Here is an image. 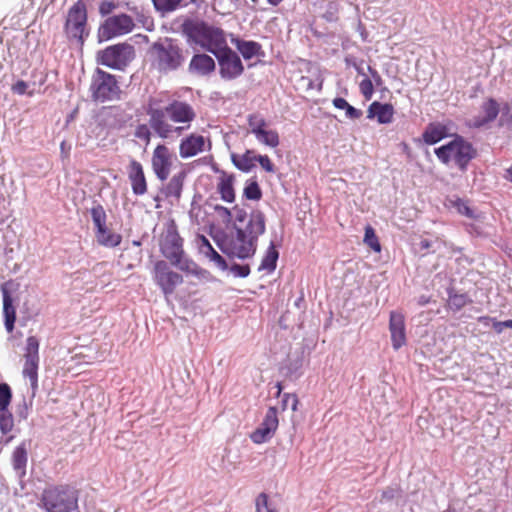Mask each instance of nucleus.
I'll list each match as a JSON object with an SVG mask.
<instances>
[{
	"label": "nucleus",
	"mask_w": 512,
	"mask_h": 512,
	"mask_svg": "<svg viewBox=\"0 0 512 512\" xmlns=\"http://www.w3.org/2000/svg\"><path fill=\"white\" fill-rule=\"evenodd\" d=\"M232 218L234 217L236 222L243 223L247 218V213L244 208L239 205H235L232 209Z\"/></svg>",
	"instance_id": "obj_52"
},
{
	"label": "nucleus",
	"mask_w": 512,
	"mask_h": 512,
	"mask_svg": "<svg viewBox=\"0 0 512 512\" xmlns=\"http://www.w3.org/2000/svg\"><path fill=\"white\" fill-rule=\"evenodd\" d=\"M14 428V418L9 409L0 410V431L3 435L12 432Z\"/></svg>",
	"instance_id": "obj_36"
},
{
	"label": "nucleus",
	"mask_w": 512,
	"mask_h": 512,
	"mask_svg": "<svg viewBox=\"0 0 512 512\" xmlns=\"http://www.w3.org/2000/svg\"><path fill=\"white\" fill-rule=\"evenodd\" d=\"M456 208L458 210V212L462 215H465L469 218H474V212L473 210L469 207L468 203L466 201H463V200H458L456 202Z\"/></svg>",
	"instance_id": "obj_51"
},
{
	"label": "nucleus",
	"mask_w": 512,
	"mask_h": 512,
	"mask_svg": "<svg viewBox=\"0 0 512 512\" xmlns=\"http://www.w3.org/2000/svg\"><path fill=\"white\" fill-rule=\"evenodd\" d=\"M367 70H368V73L371 76L370 79L373 81V83H375L376 86L382 85L383 80H382V77L379 74V72L375 68H373L372 66H368Z\"/></svg>",
	"instance_id": "obj_56"
},
{
	"label": "nucleus",
	"mask_w": 512,
	"mask_h": 512,
	"mask_svg": "<svg viewBox=\"0 0 512 512\" xmlns=\"http://www.w3.org/2000/svg\"><path fill=\"white\" fill-rule=\"evenodd\" d=\"M197 242L199 246V250L202 254L208 251V248H212L213 246L209 242V240L204 235L197 236Z\"/></svg>",
	"instance_id": "obj_55"
},
{
	"label": "nucleus",
	"mask_w": 512,
	"mask_h": 512,
	"mask_svg": "<svg viewBox=\"0 0 512 512\" xmlns=\"http://www.w3.org/2000/svg\"><path fill=\"white\" fill-rule=\"evenodd\" d=\"M481 111L483 115L475 116L469 121L470 127L481 128L493 122L500 112V106L495 99L488 98L485 102H483Z\"/></svg>",
	"instance_id": "obj_21"
},
{
	"label": "nucleus",
	"mask_w": 512,
	"mask_h": 512,
	"mask_svg": "<svg viewBox=\"0 0 512 512\" xmlns=\"http://www.w3.org/2000/svg\"><path fill=\"white\" fill-rule=\"evenodd\" d=\"M254 136L261 144L271 148H276L280 143L279 134L274 129L267 128L265 130L259 131Z\"/></svg>",
	"instance_id": "obj_33"
},
{
	"label": "nucleus",
	"mask_w": 512,
	"mask_h": 512,
	"mask_svg": "<svg viewBox=\"0 0 512 512\" xmlns=\"http://www.w3.org/2000/svg\"><path fill=\"white\" fill-rule=\"evenodd\" d=\"M389 332L394 350H399L406 345L405 317L401 312L391 311L389 317Z\"/></svg>",
	"instance_id": "obj_19"
},
{
	"label": "nucleus",
	"mask_w": 512,
	"mask_h": 512,
	"mask_svg": "<svg viewBox=\"0 0 512 512\" xmlns=\"http://www.w3.org/2000/svg\"><path fill=\"white\" fill-rule=\"evenodd\" d=\"M431 246H432V243H431V241H429L428 239H422V240L419 242V248H420V250H428Z\"/></svg>",
	"instance_id": "obj_60"
},
{
	"label": "nucleus",
	"mask_w": 512,
	"mask_h": 512,
	"mask_svg": "<svg viewBox=\"0 0 512 512\" xmlns=\"http://www.w3.org/2000/svg\"><path fill=\"white\" fill-rule=\"evenodd\" d=\"M234 182V175L228 174L225 171H222L218 178L216 190L220 195V198L227 203H233L235 201L236 193L234 189Z\"/></svg>",
	"instance_id": "obj_24"
},
{
	"label": "nucleus",
	"mask_w": 512,
	"mask_h": 512,
	"mask_svg": "<svg viewBox=\"0 0 512 512\" xmlns=\"http://www.w3.org/2000/svg\"><path fill=\"white\" fill-rule=\"evenodd\" d=\"M134 28L133 18L126 13H120L104 20L98 29V37L100 41H107L129 34Z\"/></svg>",
	"instance_id": "obj_10"
},
{
	"label": "nucleus",
	"mask_w": 512,
	"mask_h": 512,
	"mask_svg": "<svg viewBox=\"0 0 512 512\" xmlns=\"http://www.w3.org/2000/svg\"><path fill=\"white\" fill-rule=\"evenodd\" d=\"M346 112V117L349 119H359L362 116V111L359 109H356L352 105L348 104L346 108L344 109Z\"/></svg>",
	"instance_id": "obj_54"
},
{
	"label": "nucleus",
	"mask_w": 512,
	"mask_h": 512,
	"mask_svg": "<svg viewBox=\"0 0 512 512\" xmlns=\"http://www.w3.org/2000/svg\"><path fill=\"white\" fill-rule=\"evenodd\" d=\"M154 280L166 297L172 295L176 287L183 283L182 275L171 270L162 260L154 265Z\"/></svg>",
	"instance_id": "obj_14"
},
{
	"label": "nucleus",
	"mask_w": 512,
	"mask_h": 512,
	"mask_svg": "<svg viewBox=\"0 0 512 512\" xmlns=\"http://www.w3.org/2000/svg\"><path fill=\"white\" fill-rule=\"evenodd\" d=\"M244 196L248 200H259L262 197V191L256 181H253L245 186Z\"/></svg>",
	"instance_id": "obj_43"
},
{
	"label": "nucleus",
	"mask_w": 512,
	"mask_h": 512,
	"mask_svg": "<svg viewBox=\"0 0 512 512\" xmlns=\"http://www.w3.org/2000/svg\"><path fill=\"white\" fill-rule=\"evenodd\" d=\"M91 217L95 226L97 242L105 247H116L122 241V236L114 233L106 226L107 215L101 204H97L91 208Z\"/></svg>",
	"instance_id": "obj_11"
},
{
	"label": "nucleus",
	"mask_w": 512,
	"mask_h": 512,
	"mask_svg": "<svg viewBox=\"0 0 512 512\" xmlns=\"http://www.w3.org/2000/svg\"><path fill=\"white\" fill-rule=\"evenodd\" d=\"M265 215L260 210L251 213L245 229L235 227L234 232L214 237L219 249L229 258L248 259L257 250L259 236L265 232Z\"/></svg>",
	"instance_id": "obj_1"
},
{
	"label": "nucleus",
	"mask_w": 512,
	"mask_h": 512,
	"mask_svg": "<svg viewBox=\"0 0 512 512\" xmlns=\"http://www.w3.org/2000/svg\"><path fill=\"white\" fill-rule=\"evenodd\" d=\"M64 31L69 40L83 43L87 31V8L82 0L75 2L68 10Z\"/></svg>",
	"instance_id": "obj_7"
},
{
	"label": "nucleus",
	"mask_w": 512,
	"mask_h": 512,
	"mask_svg": "<svg viewBox=\"0 0 512 512\" xmlns=\"http://www.w3.org/2000/svg\"><path fill=\"white\" fill-rule=\"evenodd\" d=\"M135 14L136 20L148 31H152L154 28L153 18L148 14V12L143 9L138 10L136 7L132 9Z\"/></svg>",
	"instance_id": "obj_38"
},
{
	"label": "nucleus",
	"mask_w": 512,
	"mask_h": 512,
	"mask_svg": "<svg viewBox=\"0 0 512 512\" xmlns=\"http://www.w3.org/2000/svg\"><path fill=\"white\" fill-rule=\"evenodd\" d=\"M3 314L5 328L9 333H11L15 326L16 309L13 306V301L10 294L6 290L3 292Z\"/></svg>",
	"instance_id": "obj_28"
},
{
	"label": "nucleus",
	"mask_w": 512,
	"mask_h": 512,
	"mask_svg": "<svg viewBox=\"0 0 512 512\" xmlns=\"http://www.w3.org/2000/svg\"><path fill=\"white\" fill-rule=\"evenodd\" d=\"M359 90H360V93L362 94V96L364 97V99L369 101L374 94L373 81L370 78L365 77L359 83Z\"/></svg>",
	"instance_id": "obj_44"
},
{
	"label": "nucleus",
	"mask_w": 512,
	"mask_h": 512,
	"mask_svg": "<svg viewBox=\"0 0 512 512\" xmlns=\"http://www.w3.org/2000/svg\"><path fill=\"white\" fill-rule=\"evenodd\" d=\"M354 68L356 69L358 74H364L363 69L357 64H354Z\"/></svg>",
	"instance_id": "obj_64"
},
{
	"label": "nucleus",
	"mask_w": 512,
	"mask_h": 512,
	"mask_svg": "<svg viewBox=\"0 0 512 512\" xmlns=\"http://www.w3.org/2000/svg\"><path fill=\"white\" fill-rule=\"evenodd\" d=\"M176 159L175 153L166 144H158L154 148L151 167L158 180L163 182L168 179Z\"/></svg>",
	"instance_id": "obj_12"
},
{
	"label": "nucleus",
	"mask_w": 512,
	"mask_h": 512,
	"mask_svg": "<svg viewBox=\"0 0 512 512\" xmlns=\"http://www.w3.org/2000/svg\"><path fill=\"white\" fill-rule=\"evenodd\" d=\"M90 91L94 101L105 102L117 99L120 88L114 75L97 69L90 86Z\"/></svg>",
	"instance_id": "obj_9"
},
{
	"label": "nucleus",
	"mask_w": 512,
	"mask_h": 512,
	"mask_svg": "<svg viewBox=\"0 0 512 512\" xmlns=\"http://www.w3.org/2000/svg\"><path fill=\"white\" fill-rule=\"evenodd\" d=\"M39 340L35 336H29L26 340L24 376L28 377L32 384L37 383L39 364Z\"/></svg>",
	"instance_id": "obj_17"
},
{
	"label": "nucleus",
	"mask_w": 512,
	"mask_h": 512,
	"mask_svg": "<svg viewBox=\"0 0 512 512\" xmlns=\"http://www.w3.org/2000/svg\"><path fill=\"white\" fill-rule=\"evenodd\" d=\"M506 328V321H493V329L496 333H502L503 329Z\"/></svg>",
	"instance_id": "obj_59"
},
{
	"label": "nucleus",
	"mask_w": 512,
	"mask_h": 512,
	"mask_svg": "<svg viewBox=\"0 0 512 512\" xmlns=\"http://www.w3.org/2000/svg\"><path fill=\"white\" fill-rule=\"evenodd\" d=\"M213 210L217 216V218L223 223V224H230L231 221H232V211L231 209L223 206V205H220V204H216L214 207H213Z\"/></svg>",
	"instance_id": "obj_42"
},
{
	"label": "nucleus",
	"mask_w": 512,
	"mask_h": 512,
	"mask_svg": "<svg viewBox=\"0 0 512 512\" xmlns=\"http://www.w3.org/2000/svg\"><path fill=\"white\" fill-rule=\"evenodd\" d=\"M279 257V253L273 243L268 247L265 256L263 257L261 264L259 266V270H265L267 272H272L275 270L277 265V260Z\"/></svg>",
	"instance_id": "obj_32"
},
{
	"label": "nucleus",
	"mask_w": 512,
	"mask_h": 512,
	"mask_svg": "<svg viewBox=\"0 0 512 512\" xmlns=\"http://www.w3.org/2000/svg\"><path fill=\"white\" fill-rule=\"evenodd\" d=\"M230 271L235 277L245 278L250 274V267L247 264H233L230 267Z\"/></svg>",
	"instance_id": "obj_47"
},
{
	"label": "nucleus",
	"mask_w": 512,
	"mask_h": 512,
	"mask_svg": "<svg viewBox=\"0 0 512 512\" xmlns=\"http://www.w3.org/2000/svg\"><path fill=\"white\" fill-rule=\"evenodd\" d=\"M182 31L189 41L211 52L214 56L228 46L225 32L204 21L186 20L182 24Z\"/></svg>",
	"instance_id": "obj_3"
},
{
	"label": "nucleus",
	"mask_w": 512,
	"mask_h": 512,
	"mask_svg": "<svg viewBox=\"0 0 512 512\" xmlns=\"http://www.w3.org/2000/svg\"><path fill=\"white\" fill-rule=\"evenodd\" d=\"M203 255L210 261L214 262V264L220 270L225 271L228 269V264L226 260L213 247L208 248V251H206Z\"/></svg>",
	"instance_id": "obj_40"
},
{
	"label": "nucleus",
	"mask_w": 512,
	"mask_h": 512,
	"mask_svg": "<svg viewBox=\"0 0 512 512\" xmlns=\"http://www.w3.org/2000/svg\"><path fill=\"white\" fill-rule=\"evenodd\" d=\"M269 4L273 6L279 5L283 0H267Z\"/></svg>",
	"instance_id": "obj_62"
},
{
	"label": "nucleus",
	"mask_w": 512,
	"mask_h": 512,
	"mask_svg": "<svg viewBox=\"0 0 512 512\" xmlns=\"http://www.w3.org/2000/svg\"><path fill=\"white\" fill-rule=\"evenodd\" d=\"M395 109L391 103L372 102L367 109V118H376L379 124H390L393 121Z\"/></svg>",
	"instance_id": "obj_22"
},
{
	"label": "nucleus",
	"mask_w": 512,
	"mask_h": 512,
	"mask_svg": "<svg viewBox=\"0 0 512 512\" xmlns=\"http://www.w3.org/2000/svg\"><path fill=\"white\" fill-rule=\"evenodd\" d=\"M185 178V171H180L173 175L165 187L166 197H174L175 199L178 200L182 194Z\"/></svg>",
	"instance_id": "obj_29"
},
{
	"label": "nucleus",
	"mask_w": 512,
	"mask_h": 512,
	"mask_svg": "<svg viewBox=\"0 0 512 512\" xmlns=\"http://www.w3.org/2000/svg\"><path fill=\"white\" fill-rule=\"evenodd\" d=\"M506 178L512 182V166L507 170Z\"/></svg>",
	"instance_id": "obj_63"
},
{
	"label": "nucleus",
	"mask_w": 512,
	"mask_h": 512,
	"mask_svg": "<svg viewBox=\"0 0 512 512\" xmlns=\"http://www.w3.org/2000/svg\"><path fill=\"white\" fill-rule=\"evenodd\" d=\"M171 264L187 274L198 277L206 273V271L200 268L192 259L186 258L185 254L174 260Z\"/></svg>",
	"instance_id": "obj_30"
},
{
	"label": "nucleus",
	"mask_w": 512,
	"mask_h": 512,
	"mask_svg": "<svg viewBox=\"0 0 512 512\" xmlns=\"http://www.w3.org/2000/svg\"><path fill=\"white\" fill-rule=\"evenodd\" d=\"M364 243L369 246L375 252L381 251V245L379 239L375 233L374 228L371 225L365 227Z\"/></svg>",
	"instance_id": "obj_37"
},
{
	"label": "nucleus",
	"mask_w": 512,
	"mask_h": 512,
	"mask_svg": "<svg viewBox=\"0 0 512 512\" xmlns=\"http://www.w3.org/2000/svg\"><path fill=\"white\" fill-rule=\"evenodd\" d=\"M234 165L243 172H249L257 161V155L253 150H246L242 155L232 156Z\"/></svg>",
	"instance_id": "obj_31"
},
{
	"label": "nucleus",
	"mask_w": 512,
	"mask_h": 512,
	"mask_svg": "<svg viewBox=\"0 0 512 512\" xmlns=\"http://www.w3.org/2000/svg\"><path fill=\"white\" fill-rule=\"evenodd\" d=\"M434 153L441 163H453L461 172H465L469 163L477 156V150L472 143L458 134H454L447 144L436 148Z\"/></svg>",
	"instance_id": "obj_5"
},
{
	"label": "nucleus",
	"mask_w": 512,
	"mask_h": 512,
	"mask_svg": "<svg viewBox=\"0 0 512 512\" xmlns=\"http://www.w3.org/2000/svg\"><path fill=\"white\" fill-rule=\"evenodd\" d=\"M501 121L503 124L507 125L512 129V102L504 103L501 107Z\"/></svg>",
	"instance_id": "obj_46"
},
{
	"label": "nucleus",
	"mask_w": 512,
	"mask_h": 512,
	"mask_svg": "<svg viewBox=\"0 0 512 512\" xmlns=\"http://www.w3.org/2000/svg\"><path fill=\"white\" fill-rule=\"evenodd\" d=\"M211 149V140L198 133H190L179 142V155L182 159L195 157Z\"/></svg>",
	"instance_id": "obj_15"
},
{
	"label": "nucleus",
	"mask_w": 512,
	"mask_h": 512,
	"mask_svg": "<svg viewBox=\"0 0 512 512\" xmlns=\"http://www.w3.org/2000/svg\"><path fill=\"white\" fill-rule=\"evenodd\" d=\"M188 68L192 74L208 76L215 71L216 64L211 56L201 53L193 55Z\"/></svg>",
	"instance_id": "obj_23"
},
{
	"label": "nucleus",
	"mask_w": 512,
	"mask_h": 512,
	"mask_svg": "<svg viewBox=\"0 0 512 512\" xmlns=\"http://www.w3.org/2000/svg\"><path fill=\"white\" fill-rule=\"evenodd\" d=\"M28 84L23 80H18L15 84L12 85L11 90L13 93L18 95L28 94L29 96L33 95L32 91H27Z\"/></svg>",
	"instance_id": "obj_48"
},
{
	"label": "nucleus",
	"mask_w": 512,
	"mask_h": 512,
	"mask_svg": "<svg viewBox=\"0 0 512 512\" xmlns=\"http://www.w3.org/2000/svg\"><path fill=\"white\" fill-rule=\"evenodd\" d=\"M218 60L219 73L225 80L236 79L244 72V66L238 54L229 46L215 55Z\"/></svg>",
	"instance_id": "obj_13"
},
{
	"label": "nucleus",
	"mask_w": 512,
	"mask_h": 512,
	"mask_svg": "<svg viewBox=\"0 0 512 512\" xmlns=\"http://www.w3.org/2000/svg\"><path fill=\"white\" fill-rule=\"evenodd\" d=\"M127 175L133 194L137 196L144 195L148 190V185L142 164L135 159H131L127 167Z\"/></svg>",
	"instance_id": "obj_20"
},
{
	"label": "nucleus",
	"mask_w": 512,
	"mask_h": 512,
	"mask_svg": "<svg viewBox=\"0 0 512 512\" xmlns=\"http://www.w3.org/2000/svg\"><path fill=\"white\" fill-rule=\"evenodd\" d=\"M161 252L170 263L184 255L183 239L175 227L166 231L161 242Z\"/></svg>",
	"instance_id": "obj_18"
},
{
	"label": "nucleus",
	"mask_w": 512,
	"mask_h": 512,
	"mask_svg": "<svg viewBox=\"0 0 512 512\" xmlns=\"http://www.w3.org/2000/svg\"><path fill=\"white\" fill-rule=\"evenodd\" d=\"M152 65L161 73H168L180 68L185 56L183 49L172 39L154 42L150 48Z\"/></svg>",
	"instance_id": "obj_6"
},
{
	"label": "nucleus",
	"mask_w": 512,
	"mask_h": 512,
	"mask_svg": "<svg viewBox=\"0 0 512 512\" xmlns=\"http://www.w3.org/2000/svg\"><path fill=\"white\" fill-rule=\"evenodd\" d=\"M117 8V4L110 0H104L99 5V13L102 16L111 14Z\"/></svg>",
	"instance_id": "obj_49"
},
{
	"label": "nucleus",
	"mask_w": 512,
	"mask_h": 512,
	"mask_svg": "<svg viewBox=\"0 0 512 512\" xmlns=\"http://www.w3.org/2000/svg\"><path fill=\"white\" fill-rule=\"evenodd\" d=\"M11 461L17 477L23 479L26 476L28 462V449L25 442H22L13 450Z\"/></svg>",
	"instance_id": "obj_26"
},
{
	"label": "nucleus",
	"mask_w": 512,
	"mask_h": 512,
	"mask_svg": "<svg viewBox=\"0 0 512 512\" xmlns=\"http://www.w3.org/2000/svg\"><path fill=\"white\" fill-rule=\"evenodd\" d=\"M448 136H450L449 128L441 122L429 123L422 133V139L427 145L436 144Z\"/></svg>",
	"instance_id": "obj_25"
},
{
	"label": "nucleus",
	"mask_w": 512,
	"mask_h": 512,
	"mask_svg": "<svg viewBox=\"0 0 512 512\" xmlns=\"http://www.w3.org/2000/svg\"><path fill=\"white\" fill-rule=\"evenodd\" d=\"M291 402V410L293 412L297 411L299 399L296 394L294 393H284L282 395V401H281V409L282 411H285L288 407V404Z\"/></svg>",
	"instance_id": "obj_45"
},
{
	"label": "nucleus",
	"mask_w": 512,
	"mask_h": 512,
	"mask_svg": "<svg viewBox=\"0 0 512 512\" xmlns=\"http://www.w3.org/2000/svg\"><path fill=\"white\" fill-rule=\"evenodd\" d=\"M151 129L162 139L173 133L182 135L196 119L194 108L185 101L173 100L164 108L149 106L147 109Z\"/></svg>",
	"instance_id": "obj_2"
},
{
	"label": "nucleus",
	"mask_w": 512,
	"mask_h": 512,
	"mask_svg": "<svg viewBox=\"0 0 512 512\" xmlns=\"http://www.w3.org/2000/svg\"><path fill=\"white\" fill-rule=\"evenodd\" d=\"M276 388H277V394H276V396H277V397H279V396L281 395V393H282V389H283L281 382H278V383L276 384Z\"/></svg>",
	"instance_id": "obj_61"
},
{
	"label": "nucleus",
	"mask_w": 512,
	"mask_h": 512,
	"mask_svg": "<svg viewBox=\"0 0 512 512\" xmlns=\"http://www.w3.org/2000/svg\"><path fill=\"white\" fill-rule=\"evenodd\" d=\"M256 512H277L275 506L269 501L266 493H260L256 498Z\"/></svg>",
	"instance_id": "obj_39"
},
{
	"label": "nucleus",
	"mask_w": 512,
	"mask_h": 512,
	"mask_svg": "<svg viewBox=\"0 0 512 512\" xmlns=\"http://www.w3.org/2000/svg\"><path fill=\"white\" fill-rule=\"evenodd\" d=\"M12 393L8 384H0V410L9 409L11 403Z\"/></svg>",
	"instance_id": "obj_41"
},
{
	"label": "nucleus",
	"mask_w": 512,
	"mask_h": 512,
	"mask_svg": "<svg viewBox=\"0 0 512 512\" xmlns=\"http://www.w3.org/2000/svg\"><path fill=\"white\" fill-rule=\"evenodd\" d=\"M134 58V47L128 43L108 46L97 55L98 63L117 70H123Z\"/></svg>",
	"instance_id": "obj_8"
},
{
	"label": "nucleus",
	"mask_w": 512,
	"mask_h": 512,
	"mask_svg": "<svg viewBox=\"0 0 512 512\" xmlns=\"http://www.w3.org/2000/svg\"><path fill=\"white\" fill-rule=\"evenodd\" d=\"M79 491L68 484H52L45 487L38 506L46 512H74L78 510Z\"/></svg>",
	"instance_id": "obj_4"
},
{
	"label": "nucleus",
	"mask_w": 512,
	"mask_h": 512,
	"mask_svg": "<svg viewBox=\"0 0 512 512\" xmlns=\"http://www.w3.org/2000/svg\"><path fill=\"white\" fill-rule=\"evenodd\" d=\"M257 162L266 172L273 173L275 171L274 164L267 155H258Z\"/></svg>",
	"instance_id": "obj_50"
},
{
	"label": "nucleus",
	"mask_w": 512,
	"mask_h": 512,
	"mask_svg": "<svg viewBox=\"0 0 512 512\" xmlns=\"http://www.w3.org/2000/svg\"><path fill=\"white\" fill-rule=\"evenodd\" d=\"M135 136L139 139L145 140L148 143L150 141L151 133L147 125L142 124L136 128Z\"/></svg>",
	"instance_id": "obj_53"
},
{
	"label": "nucleus",
	"mask_w": 512,
	"mask_h": 512,
	"mask_svg": "<svg viewBox=\"0 0 512 512\" xmlns=\"http://www.w3.org/2000/svg\"><path fill=\"white\" fill-rule=\"evenodd\" d=\"M232 42L235 44L237 50L245 60L252 59L253 57L264 56L261 44L256 41L235 39Z\"/></svg>",
	"instance_id": "obj_27"
},
{
	"label": "nucleus",
	"mask_w": 512,
	"mask_h": 512,
	"mask_svg": "<svg viewBox=\"0 0 512 512\" xmlns=\"http://www.w3.org/2000/svg\"><path fill=\"white\" fill-rule=\"evenodd\" d=\"M451 304L456 308L460 309L466 304V297L463 295H454L450 299Z\"/></svg>",
	"instance_id": "obj_57"
},
{
	"label": "nucleus",
	"mask_w": 512,
	"mask_h": 512,
	"mask_svg": "<svg viewBox=\"0 0 512 512\" xmlns=\"http://www.w3.org/2000/svg\"><path fill=\"white\" fill-rule=\"evenodd\" d=\"M247 124L249 132L253 135L268 128V123L265 117L258 112L251 113L247 116Z\"/></svg>",
	"instance_id": "obj_34"
},
{
	"label": "nucleus",
	"mask_w": 512,
	"mask_h": 512,
	"mask_svg": "<svg viewBox=\"0 0 512 512\" xmlns=\"http://www.w3.org/2000/svg\"><path fill=\"white\" fill-rule=\"evenodd\" d=\"M156 11L166 14L181 7L184 0H151Z\"/></svg>",
	"instance_id": "obj_35"
},
{
	"label": "nucleus",
	"mask_w": 512,
	"mask_h": 512,
	"mask_svg": "<svg viewBox=\"0 0 512 512\" xmlns=\"http://www.w3.org/2000/svg\"><path fill=\"white\" fill-rule=\"evenodd\" d=\"M348 104L349 103L344 98L341 97H337L333 100V105L337 109L344 110L346 106H348Z\"/></svg>",
	"instance_id": "obj_58"
},
{
	"label": "nucleus",
	"mask_w": 512,
	"mask_h": 512,
	"mask_svg": "<svg viewBox=\"0 0 512 512\" xmlns=\"http://www.w3.org/2000/svg\"><path fill=\"white\" fill-rule=\"evenodd\" d=\"M279 426L278 411L276 407H269L263 421L256 428L250 438L255 444L267 442L275 434Z\"/></svg>",
	"instance_id": "obj_16"
}]
</instances>
